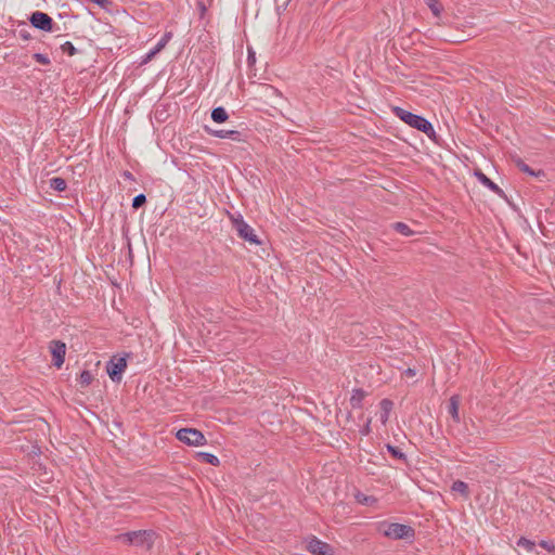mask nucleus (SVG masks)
Here are the masks:
<instances>
[{"label": "nucleus", "instance_id": "16", "mask_svg": "<svg viewBox=\"0 0 555 555\" xmlns=\"http://www.w3.org/2000/svg\"><path fill=\"white\" fill-rule=\"evenodd\" d=\"M211 119L215 122L221 124L229 119V115L222 106H218L211 111Z\"/></svg>", "mask_w": 555, "mask_h": 555}, {"label": "nucleus", "instance_id": "14", "mask_svg": "<svg viewBox=\"0 0 555 555\" xmlns=\"http://www.w3.org/2000/svg\"><path fill=\"white\" fill-rule=\"evenodd\" d=\"M365 396H366V392L363 389H361V388L353 389L352 395L350 397V405L353 409H360L362 406V402H363Z\"/></svg>", "mask_w": 555, "mask_h": 555}, {"label": "nucleus", "instance_id": "5", "mask_svg": "<svg viewBox=\"0 0 555 555\" xmlns=\"http://www.w3.org/2000/svg\"><path fill=\"white\" fill-rule=\"evenodd\" d=\"M176 437L181 442L192 447H202L207 443L204 434L196 428H181L177 431Z\"/></svg>", "mask_w": 555, "mask_h": 555}, {"label": "nucleus", "instance_id": "29", "mask_svg": "<svg viewBox=\"0 0 555 555\" xmlns=\"http://www.w3.org/2000/svg\"><path fill=\"white\" fill-rule=\"evenodd\" d=\"M34 59L36 60V62H38L40 64H43V65L50 64V59L46 54L35 53Z\"/></svg>", "mask_w": 555, "mask_h": 555}, {"label": "nucleus", "instance_id": "21", "mask_svg": "<svg viewBox=\"0 0 555 555\" xmlns=\"http://www.w3.org/2000/svg\"><path fill=\"white\" fill-rule=\"evenodd\" d=\"M93 380V375L90 371H82L79 377V384L81 387L89 386Z\"/></svg>", "mask_w": 555, "mask_h": 555}, {"label": "nucleus", "instance_id": "4", "mask_svg": "<svg viewBox=\"0 0 555 555\" xmlns=\"http://www.w3.org/2000/svg\"><path fill=\"white\" fill-rule=\"evenodd\" d=\"M230 219L241 238L254 245L261 244V242L258 240V236L255 234L254 229L244 221L241 215L231 216Z\"/></svg>", "mask_w": 555, "mask_h": 555}, {"label": "nucleus", "instance_id": "1", "mask_svg": "<svg viewBox=\"0 0 555 555\" xmlns=\"http://www.w3.org/2000/svg\"><path fill=\"white\" fill-rule=\"evenodd\" d=\"M395 115L404 121L406 125L424 132L428 137L435 135L433 125L423 116L413 114L402 107L396 106L393 108Z\"/></svg>", "mask_w": 555, "mask_h": 555}, {"label": "nucleus", "instance_id": "23", "mask_svg": "<svg viewBox=\"0 0 555 555\" xmlns=\"http://www.w3.org/2000/svg\"><path fill=\"white\" fill-rule=\"evenodd\" d=\"M452 490L466 495L468 493V486L462 480H456L452 485Z\"/></svg>", "mask_w": 555, "mask_h": 555}, {"label": "nucleus", "instance_id": "15", "mask_svg": "<svg viewBox=\"0 0 555 555\" xmlns=\"http://www.w3.org/2000/svg\"><path fill=\"white\" fill-rule=\"evenodd\" d=\"M380 405V422L383 425H385L388 420H389V415H390V412L392 410V406H393V403L391 400L389 399H383L379 403Z\"/></svg>", "mask_w": 555, "mask_h": 555}, {"label": "nucleus", "instance_id": "13", "mask_svg": "<svg viewBox=\"0 0 555 555\" xmlns=\"http://www.w3.org/2000/svg\"><path fill=\"white\" fill-rule=\"evenodd\" d=\"M459 406H460V397L454 395L449 400V413L454 420V422L460 423V413H459Z\"/></svg>", "mask_w": 555, "mask_h": 555}, {"label": "nucleus", "instance_id": "8", "mask_svg": "<svg viewBox=\"0 0 555 555\" xmlns=\"http://www.w3.org/2000/svg\"><path fill=\"white\" fill-rule=\"evenodd\" d=\"M50 351L53 357V364L60 369L65 360L66 345L61 340H52L50 343Z\"/></svg>", "mask_w": 555, "mask_h": 555}, {"label": "nucleus", "instance_id": "35", "mask_svg": "<svg viewBox=\"0 0 555 555\" xmlns=\"http://www.w3.org/2000/svg\"><path fill=\"white\" fill-rule=\"evenodd\" d=\"M98 5L104 7V4L107 2V0H92Z\"/></svg>", "mask_w": 555, "mask_h": 555}, {"label": "nucleus", "instance_id": "25", "mask_svg": "<svg viewBox=\"0 0 555 555\" xmlns=\"http://www.w3.org/2000/svg\"><path fill=\"white\" fill-rule=\"evenodd\" d=\"M61 49L64 53L68 54L69 56H73L77 53V49L70 41H66L65 43H63L61 46Z\"/></svg>", "mask_w": 555, "mask_h": 555}, {"label": "nucleus", "instance_id": "26", "mask_svg": "<svg viewBox=\"0 0 555 555\" xmlns=\"http://www.w3.org/2000/svg\"><path fill=\"white\" fill-rule=\"evenodd\" d=\"M146 202V197L144 194H139L132 199V207L134 209L140 208L142 205H144Z\"/></svg>", "mask_w": 555, "mask_h": 555}, {"label": "nucleus", "instance_id": "30", "mask_svg": "<svg viewBox=\"0 0 555 555\" xmlns=\"http://www.w3.org/2000/svg\"><path fill=\"white\" fill-rule=\"evenodd\" d=\"M371 418H367L364 426L360 429L362 436H367L371 433Z\"/></svg>", "mask_w": 555, "mask_h": 555}, {"label": "nucleus", "instance_id": "32", "mask_svg": "<svg viewBox=\"0 0 555 555\" xmlns=\"http://www.w3.org/2000/svg\"><path fill=\"white\" fill-rule=\"evenodd\" d=\"M404 373H405L406 376H411L412 377V376H415L416 371L414 369H410L409 367V369L405 370Z\"/></svg>", "mask_w": 555, "mask_h": 555}, {"label": "nucleus", "instance_id": "10", "mask_svg": "<svg viewBox=\"0 0 555 555\" xmlns=\"http://www.w3.org/2000/svg\"><path fill=\"white\" fill-rule=\"evenodd\" d=\"M307 548L313 555H331L332 554V547L327 543H325L317 538H313L308 542Z\"/></svg>", "mask_w": 555, "mask_h": 555}, {"label": "nucleus", "instance_id": "33", "mask_svg": "<svg viewBox=\"0 0 555 555\" xmlns=\"http://www.w3.org/2000/svg\"><path fill=\"white\" fill-rule=\"evenodd\" d=\"M256 61L255 53L249 51L248 52V62L254 63Z\"/></svg>", "mask_w": 555, "mask_h": 555}, {"label": "nucleus", "instance_id": "22", "mask_svg": "<svg viewBox=\"0 0 555 555\" xmlns=\"http://www.w3.org/2000/svg\"><path fill=\"white\" fill-rule=\"evenodd\" d=\"M386 448L393 457L402 460L404 462L406 461V455L399 448L391 444H387Z\"/></svg>", "mask_w": 555, "mask_h": 555}, {"label": "nucleus", "instance_id": "31", "mask_svg": "<svg viewBox=\"0 0 555 555\" xmlns=\"http://www.w3.org/2000/svg\"><path fill=\"white\" fill-rule=\"evenodd\" d=\"M540 545L546 548L548 552H553L555 550V546L547 541H541Z\"/></svg>", "mask_w": 555, "mask_h": 555}, {"label": "nucleus", "instance_id": "12", "mask_svg": "<svg viewBox=\"0 0 555 555\" xmlns=\"http://www.w3.org/2000/svg\"><path fill=\"white\" fill-rule=\"evenodd\" d=\"M172 37V34L171 33H166L162 39L157 42V44L155 46V48L153 50H151L146 55H145V59H144V63H146L147 61L152 60L153 56H155L159 51H162L166 44L169 42V40L171 39Z\"/></svg>", "mask_w": 555, "mask_h": 555}, {"label": "nucleus", "instance_id": "17", "mask_svg": "<svg viewBox=\"0 0 555 555\" xmlns=\"http://www.w3.org/2000/svg\"><path fill=\"white\" fill-rule=\"evenodd\" d=\"M197 456L198 459H201L203 462L205 463H208L212 466H218L220 464V461L219 459L212 454V453H208V452H198L197 453Z\"/></svg>", "mask_w": 555, "mask_h": 555}, {"label": "nucleus", "instance_id": "6", "mask_svg": "<svg viewBox=\"0 0 555 555\" xmlns=\"http://www.w3.org/2000/svg\"><path fill=\"white\" fill-rule=\"evenodd\" d=\"M127 367V360L125 357L113 358L106 364V372L113 382H120L124 371Z\"/></svg>", "mask_w": 555, "mask_h": 555}, {"label": "nucleus", "instance_id": "7", "mask_svg": "<svg viewBox=\"0 0 555 555\" xmlns=\"http://www.w3.org/2000/svg\"><path fill=\"white\" fill-rule=\"evenodd\" d=\"M30 24L40 30L43 31H52L53 30V20L41 11L34 12L29 17Z\"/></svg>", "mask_w": 555, "mask_h": 555}, {"label": "nucleus", "instance_id": "24", "mask_svg": "<svg viewBox=\"0 0 555 555\" xmlns=\"http://www.w3.org/2000/svg\"><path fill=\"white\" fill-rule=\"evenodd\" d=\"M518 168L526 173H529L530 176L539 177L541 175H544L543 171L539 170L538 172L533 171L527 164H525L522 160L517 162Z\"/></svg>", "mask_w": 555, "mask_h": 555}, {"label": "nucleus", "instance_id": "19", "mask_svg": "<svg viewBox=\"0 0 555 555\" xmlns=\"http://www.w3.org/2000/svg\"><path fill=\"white\" fill-rule=\"evenodd\" d=\"M392 227L398 233H400L404 236H411L414 234V232L410 229V227L403 222H396V223H393Z\"/></svg>", "mask_w": 555, "mask_h": 555}, {"label": "nucleus", "instance_id": "28", "mask_svg": "<svg viewBox=\"0 0 555 555\" xmlns=\"http://www.w3.org/2000/svg\"><path fill=\"white\" fill-rule=\"evenodd\" d=\"M498 466L499 465L495 464V462L493 460H489L486 463H482L483 470L487 473L495 472Z\"/></svg>", "mask_w": 555, "mask_h": 555}, {"label": "nucleus", "instance_id": "9", "mask_svg": "<svg viewBox=\"0 0 555 555\" xmlns=\"http://www.w3.org/2000/svg\"><path fill=\"white\" fill-rule=\"evenodd\" d=\"M205 130L212 137L219 139H230L236 142H244L245 138L241 131L237 130H212L205 127Z\"/></svg>", "mask_w": 555, "mask_h": 555}, {"label": "nucleus", "instance_id": "18", "mask_svg": "<svg viewBox=\"0 0 555 555\" xmlns=\"http://www.w3.org/2000/svg\"><path fill=\"white\" fill-rule=\"evenodd\" d=\"M50 188L57 192H63L66 190L67 184L63 178L54 177L50 179Z\"/></svg>", "mask_w": 555, "mask_h": 555}, {"label": "nucleus", "instance_id": "2", "mask_svg": "<svg viewBox=\"0 0 555 555\" xmlns=\"http://www.w3.org/2000/svg\"><path fill=\"white\" fill-rule=\"evenodd\" d=\"M379 531L385 537L393 540L413 539L415 535V531L411 526L397 522H383L379 525Z\"/></svg>", "mask_w": 555, "mask_h": 555}, {"label": "nucleus", "instance_id": "34", "mask_svg": "<svg viewBox=\"0 0 555 555\" xmlns=\"http://www.w3.org/2000/svg\"><path fill=\"white\" fill-rule=\"evenodd\" d=\"M374 501H375V499L372 498V496H364L362 502L365 503V504H369V503L374 502Z\"/></svg>", "mask_w": 555, "mask_h": 555}, {"label": "nucleus", "instance_id": "27", "mask_svg": "<svg viewBox=\"0 0 555 555\" xmlns=\"http://www.w3.org/2000/svg\"><path fill=\"white\" fill-rule=\"evenodd\" d=\"M517 545L518 546H521V547H525L526 550L528 551H532L533 547H534V542L526 539V538H520L517 542Z\"/></svg>", "mask_w": 555, "mask_h": 555}, {"label": "nucleus", "instance_id": "20", "mask_svg": "<svg viewBox=\"0 0 555 555\" xmlns=\"http://www.w3.org/2000/svg\"><path fill=\"white\" fill-rule=\"evenodd\" d=\"M426 4L435 16H439L442 11V5L438 0H426Z\"/></svg>", "mask_w": 555, "mask_h": 555}, {"label": "nucleus", "instance_id": "11", "mask_svg": "<svg viewBox=\"0 0 555 555\" xmlns=\"http://www.w3.org/2000/svg\"><path fill=\"white\" fill-rule=\"evenodd\" d=\"M475 177L478 179V181L483 184L486 188L498 194L500 197H505L504 191L495 184L491 179H489L482 171L477 170L475 171Z\"/></svg>", "mask_w": 555, "mask_h": 555}, {"label": "nucleus", "instance_id": "3", "mask_svg": "<svg viewBox=\"0 0 555 555\" xmlns=\"http://www.w3.org/2000/svg\"><path fill=\"white\" fill-rule=\"evenodd\" d=\"M155 533L152 530H138V531H129L118 535L117 538L121 541H125L129 544L146 547L150 550L153 545V538Z\"/></svg>", "mask_w": 555, "mask_h": 555}]
</instances>
